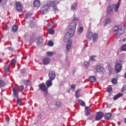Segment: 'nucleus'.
Masks as SVG:
<instances>
[{
	"label": "nucleus",
	"instance_id": "nucleus-1",
	"mask_svg": "<svg viewBox=\"0 0 126 126\" xmlns=\"http://www.w3.org/2000/svg\"><path fill=\"white\" fill-rule=\"evenodd\" d=\"M59 3H60V1L57 0L50 1L49 4L45 5L41 7L40 9L41 14L44 15V14L48 13V11L49 9H50V6H51L52 7L56 6L57 4H59Z\"/></svg>",
	"mask_w": 126,
	"mask_h": 126
},
{
	"label": "nucleus",
	"instance_id": "nucleus-2",
	"mask_svg": "<svg viewBox=\"0 0 126 126\" xmlns=\"http://www.w3.org/2000/svg\"><path fill=\"white\" fill-rule=\"evenodd\" d=\"M69 30L68 32L65 35V38L69 39L74 36L75 33V29H76V23L72 22L69 26Z\"/></svg>",
	"mask_w": 126,
	"mask_h": 126
},
{
	"label": "nucleus",
	"instance_id": "nucleus-3",
	"mask_svg": "<svg viewBox=\"0 0 126 126\" xmlns=\"http://www.w3.org/2000/svg\"><path fill=\"white\" fill-rule=\"evenodd\" d=\"M112 30L114 32H116L117 31V32L116 34V38H119L120 35L124 34L125 32V30H126V26H121L119 29V26H115L113 28Z\"/></svg>",
	"mask_w": 126,
	"mask_h": 126
},
{
	"label": "nucleus",
	"instance_id": "nucleus-4",
	"mask_svg": "<svg viewBox=\"0 0 126 126\" xmlns=\"http://www.w3.org/2000/svg\"><path fill=\"white\" fill-rule=\"evenodd\" d=\"M98 34L93 33L92 32H89L87 34V37L89 40H91L93 38V42H96L97 39H98Z\"/></svg>",
	"mask_w": 126,
	"mask_h": 126
},
{
	"label": "nucleus",
	"instance_id": "nucleus-5",
	"mask_svg": "<svg viewBox=\"0 0 126 126\" xmlns=\"http://www.w3.org/2000/svg\"><path fill=\"white\" fill-rule=\"evenodd\" d=\"M39 89L41 91L44 92V94H48V89L49 88L46 86L45 83H42L39 85Z\"/></svg>",
	"mask_w": 126,
	"mask_h": 126
},
{
	"label": "nucleus",
	"instance_id": "nucleus-6",
	"mask_svg": "<svg viewBox=\"0 0 126 126\" xmlns=\"http://www.w3.org/2000/svg\"><path fill=\"white\" fill-rule=\"evenodd\" d=\"M16 6V9L17 10V11H19L20 12H22V4H21V2H16L15 4Z\"/></svg>",
	"mask_w": 126,
	"mask_h": 126
},
{
	"label": "nucleus",
	"instance_id": "nucleus-7",
	"mask_svg": "<svg viewBox=\"0 0 126 126\" xmlns=\"http://www.w3.org/2000/svg\"><path fill=\"white\" fill-rule=\"evenodd\" d=\"M104 117V113L102 112H97L95 116V120L100 121Z\"/></svg>",
	"mask_w": 126,
	"mask_h": 126
},
{
	"label": "nucleus",
	"instance_id": "nucleus-8",
	"mask_svg": "<svg viewBox=\"0 0 126 126\" xmlns=\"http://www.w3.org/2000/svg\"><path fill=\"white\" fill-rule=\"evenodd\" d=\"M48 76L49 79L54 80L55 78H56V72H55V71H50L49 73Z\"/></svg>",
	"mask_w": 126,
	"mask_h": 126
},
{
	"label": "nucleus",
	"instance_id": "nucleus-9",
	"mask_svg": "<svg viewBox=\"0 0 126 126\" xmlns=\"http://www.w3.org/2000/svg\"><path fill=\"white\" fill-rule=\"evenodd\" d=\"M122 64L120 63H117L115 67V70L117 73H119V72H121V70H122Z\"/></svg>",
	"mask_w": 126,
	"mask_h": 126
},
{
	"label": "nucleus",
	"instance_id": "nucleus-10",
	"mask_svg": "<svg viewBox=\"0 0 126 126\" xmlns=\"http://www.w3.org/2000/svg\"><path fill=\"white\" fill-rule=\"evenodd\" d=\"M72 46V40H69L67 41V44L66 46V51L68 52L71 48V47Z\"/></svg>",
	"mask_w": 126,
	"mask_h": 126
},
{
	"label": "nucleus",
	"instance_id": "nucleus-11",
	"mask_svg": "<svg viewBox=\"0 0 126 126\" xmlns=\"http://www.w3.org/2000/svg\"><path fill=\"white\" fill-rule=\"evenodd\" d=\"M95 70L96 72H104L105 70L102 66L97 65L96 67Z\"/></svg>",
	"mask_w": 126,
	"mask_h": 126
},
{
	"label": "nucleus",
	"instance_id": "nucleus-12",
	"mask_svg": "<svg viewBox=\"0 0 126 126\" xmlns=\"http://www.w3.org/2000/svg\"><path fill=\"white\" fill-rule=\"evenodd\" d=\"M18 90L15 88H13V95L16 98H18Z\"/></svg>",
	"mask_w": 126,
	"mask_h": 126
},
{
	"label": "nucleus",
	"instance_id": "nucleus-13",
	"mask_svg": "<svg viewBox=\"0 0 126 126\" xmlns=\"http://www.w3.org/2000/svg\"><path fill=\"white\" fill-rule=\"evenodd\" d=\"M85 115L86 116H89L91 114V110H90V107L86 106L85 107Z\"/></svg>",
	"mask_w": 126,
	"mask_h": 126
},
{
	"label": "nucleus",
	"instance_id": "nucleus-14",
	"mask_svg": "<svg viewBox=\"0 0 126 126\" xmlns=\"http://www.w3.org/2000/svg\"><path fill=\"white\" fill-rule=\"evenodd\" d=\"M112 118V113H108L105 114L104 119L109 121Z\"/></svg>",
	"mask_w": 126,
	"mask_h": 126
},
{
	"label": "nucleus",
	"instance_id": "nucleus-15",
	"mask_svg": "<svg viewBox=\"0 0 126 126\" xmlns=\"http://www.w3.org/2000/svg\"><path fill=\"white\" fill-rule=\"evenodd\" d=\"M53 80H48L46 81V86L49 88V87H51V86H52V85H53Z\"/></svg>",
	"mask_w": 126,
	"mask_h": 126
},
{
	"label": "nucleus",
	"instance_id": "nucleus-16",
	"mask_svg": "<svg viewBox=\"0 0 126 126\" xmlns=\"http://www.w3.org/2000/svg\"><path fill=\"white\" fill-rule=\"evenodd\" d=\"M37 45H40V44H43V42H44V39L42 36H38L37 37Z\"/></svg>",
	"mask_w": 126,
	"mask_h": 126
},
{
	"label": "nucleus",
	"instance_id": "nucleus-17",
	"mask_svg": "<svg viewBox=\"0 0 126 126\" xmlns=\"http://www.w3.org/2000/svg\"><path fill=\"white\" fill-rule=\"evenodd\" d=\"M123 95H124V94L119 93V94L114 95V96L113 97V99L116 100L119 99V98H120V97H123Z\"/></svg>",
	"mask_w": 126,
	"mask_h": 126
},
{
	"label": "nucleus",
	"instance_id": "nucleus-18",
	"mask_svg": "<svg viewBox=\"0 0 126 126\" xmlns=\"http://www.w3.org/2000/svg\"><path fill=\"white\" fill-rule=\"evenodd\" d=\"M41 4V2H40V0H35L34 1V6L35 7H39V6H40V4Z\"/></svg>",
	"mask_w": 126,
	"mask_h": 126
},
{
	"label": "nucleus",
	"instance_id": "nucleus-19",
	"mask_svg": "<svg viewBox=\"0 0 126 126\" xmlns=\"http://www.w3.org/2000/svg\"><path fill=\"white\" fill-rule=\"evenodd\" d=\"M42 62H43V64H48L49 63H50V59H49L48 58H44L42 60Z\"/></svg>",
	"mask_w": 126,
	"mask_h": 126
},
{
	"label": "nucleus",
	"instance_id": "nucleus-20",
	"mask_svg": "<svg viewBox=\"0 0 126 126\" xmlns=\"http://www.w3.org/2000/svg\"><path fill=\"white\" fill-rule=\"evenodd\" d=\"M89 80L90 82L93 83L96 81V77L94 76H92L89 77Z\"/></svg>",
	"mask_w": 126,
	"mask_h": 126
},
{
	"label": "nucleus",
	"instance_id": "nucleus-21",
	"mask_svg": "<svg viewBox=\"0 0 126 126\" xmlns=\"http://www.w3.org/2000/svg\"><path fill=\"white\" fill-rule=\"evenodd\" d=\"M6 84L5 82L3 81V80L0 79V88H2V87H4Z\"/></svg>",
	"mask_w": 126,
	"mask_h": 126
},
{
	"label": "nucleus",
	"instance_id": "nucleus-22",
	"mask_svg": "<svg viewBox=\"0 0 126 126\" xmlns=\"http://www.w3.org/2000/svg\"><path fill=\"white\" fill-rule=\"evenodd\" d=\"M12 30L13 32H16L18 30V26L16 25L13 26Z\"/></svg>",
	"mask_w": 126,
	"mask_h": 126
},
{
	"label": "nucleus",
	"instance_id": "nucleus-23",
	"mask_svg": "<svg viewBox=\"0 0 126 126\" xmlns=\"http://www.w3.org/2000/svg\"><path fill=\"white\" fill-rule=\"evenodd\" d=\"M76 7H77V4L76 3L74 2L73 4H72L71 7L72 10H75Z\"/></svg>",
	"mask_w": 126,
	"mask_h": 126
},
{
	"label": "nucleus",
	"instance_id": "nucleus-24",
	"mask_svg": "<svg viewBox=\"0 0 126 126\" xmlns=\"http://www.w3.org/2000/svg\"><path fill=\"white\" fill-rule=\"evenodd\" d=\"M112 11H113V8L112 7V6H109L107 9V13H108V14L111 13V12H112Z\"/></svg>",
	"mask_w": 126,
	"mask_h": 126
},
{
	"label": "nucleus",
	"instance_id": "nucleus-25",
	"mask_svg": "<svg viewBox=\"0 0 126 126\" xmlns=\"http://www.w3.org/2000/svg\"><path fill=\"white\" fill-rule=\"evenodd\" d=\"M108 24H111V20L110 19V18H107L105 21V25L106 26Z\"/></svg>",
	"mask_w": 126,
	"mask_h": 126
},
{
	"label": "nucleus",
	"instance_id": "nucleus-26",
	"mask_svg": "<svg viewBox=\"0 0 126 126\" xmlns=\"http://www.w3.org/2000/svg\"><path fill=\"white\" fill-rule=\"evenodd\" d=\"M4 71L5 72L7 73L8 71H9V68L8 67V66L5 65L4 67Z\"/></svg>",
	"mask_w": 126,
	"mask_h": 126
},
{
	"label": "nucleus",
	"instance_id": "nucleus-27",
	"mask_svg": "<svg viewBox=\"0 0 126 126\" xmlns=\"http://www.w3.org/2000/svg\"><path fill=\"white\" fill-rule=\"evenodd\" d=\"M82 32H83V27H81L78 30V33H79V34H81Z\"/></svg>",
	"mask_w": 126,
	"mask_h": 126
},
{
	"label": "nucleus",
	"instance_id": "nucleus-28",
	"mask_svg": "<svg viewBox=\"0 0 126 126\" xmlns=\"http://www.w3.org/2000/svg\"><path fill=\"white\" fill-rule=\"evenodd\" d=\"M23 90H24V86L23 85H21L19 88L18 91L19 92H22Z\"/></svg>",
	"mask_w": 126,
	"mask_h": 126
},
{
	"label": "nucleus",
	"instance_id": "nucleus-29",
	"mask_svg": "<svg viewBox=\"0 0 126 126\" xmlns=\"http://www.w3.org/2000/svg\"><path fill=\"white\" fill-rule=\"evenodd\" d=\"M120 7V3H117L115 5V11H118V9Z\"/></svg>",
	"mask_w": 126,
	"mask_h": 126
},
{
	"label": "nucleus",
	"instance_id": "nucleus-30",
	"mask_svg": "<svg viewBox=\"0 0 126 126\" xmlns=\"http://www.w3.org/2000/svg\"><path fill=\"white\" fill-rule=\"evenodd\" d=\"M15 63H16V60H15V59H12V60L11 61V64L12 65H14V64H15Z\"/></svg>",
	"mask_w": 126,
	"mask_h": 126
},
{
	"label": "nucleus",
	"instance_id": "nucleus-31",
	"mask_svg": "<svg viewBox=\"0 0 126 126\" xmlns=\"http://www.w3.org/2000/svg\"><path fill=\"white\" fill-rule=\"evenodd\" d=\"M48 32H49V34H53L55 33V31L52 29H49L48 30Z\"/></svg>",
	"mask_w": 126,
	"mask_h": 126
},
{
	"label": "nucleus",
	"instance_id": "nucleus-32",
	"mask_svg": "<svg viewBox=\"0 0 126 126\" xmlns=\"http://www.w3.org/2000/svg\"><path fill=\"white\" fill-rule=\"evenodd\" d=\"M48 45L50 47H53L54 46V42L52 40H50L48 42Z\"/></svg>",
	"mask_w": 126,
	"mask_h": 126
},
{
	"label": "nucleus",
	"instance_id": "nucleus-33",
	"mask_svg": "<svg viewBox=\"0 0 126 126\" xmlns=\"http://www.w3.org/2000/svg\"><path fill=\"white\" fill-rule=\"evenodd\" d=\"M32 15V13H28L26 14L25 18L27 19V18H29Z\"/></svg>",
	"mask_w": 126,
	"mask_h": 126
},
{
	"label": "nucleus",
	"instance_id": "nucleus-34",
	"mask_svg": "<svg viewBox=\"0 0 126 126\" xmlns=\"http://www.w3.org/2000/svg\"><path fill=\"white\" fill-rule=\"evenodd\" d=\"M111 82L113 84H117V79L116 78H113L111 80Z\"/></svg>",
	"mask_w": 126,
	"mask_h": 126
},
{
	"label": "nucleus",
	"instance_id": "nucleus-35",
	"mask_svg": "<svg viewBox=\"0 0 126 126\" xmlns=\"http://www.w3.org/2000/svg\"><path fill=\"white\" fill-rule=\"evenodd\" d=\"M53 8V10H54V11H59V9L58 8V7L57 6H54L53 7H52Z\"/></svg>",
	"mask_w": 126,
	"mask_h": 126
},
{
	"label": "nucleus",
	"instance_id": "nucleus-36",
	"mask_svg": "<svg viewBox=\"0 0 126 126\" xmlns=\"http://www.w3.org/2000/svg\"><path fill=\"white\" fill-rule=\"evenodd\" d=\"M47 56H48V57H52V56H53V55H54V53L52 52H47Z\"/></svg>",
	"mask_w": 126,
	"mask_h": 126
},
{
	"label": "nucleus",
	"instance_id": "nucleus-37",
	"mask_svg": "<svg viewBox=\"0 0 126 126\" xmlns=\"http://www.w3.org/2000/svg\"><path fill=\"white\" fill-rule=\"evenodd\" d=\"M79 103H80L81 106H85V102H84L82 100H79Z\"/></svg>",
	"mask_w": 126,
	"mask_h": 126
},
{
	"label": "nucleus",
	"instance_id": "nucleus-38",
	"mask_svg": "<svg viewBox=\"0 0 126 126\" xmlns=\"http://www.w3.org/2000/svg\"><path fill=\"white\" fill-rule=\"evenodd\" d=\"M96 57V56H91L90 57V59H91L92 61H93V62H95V61H96V60H95V57Z\"/></svg>",
	"mask_w": 126,
	"mask_h": 126
},
{
	"label": "nucleus",
	"instance_id": "nucleus-39",
	"mask_svg": "<svg viewBox=\"0 0 126 126\" xmlns=\"http://www.w3.org/2000/svg\"><path fill=\"white\" fill-rule=\"evenodd\" d=\"M17 98V104H19V105H21V99L19 98L18 97Z\"/></svg>",
	"mask_w": 126,
	"mask_h": 126
},
{
	"label": "nucleus",
	"instance_id": "nucleus-40",
	"mask_svg": "<svg viewBox=\"0 0 126 126\" xmlns=\"http://www.w3.org/2000/svg\"><path fill=\"white\" fill-rule=\"evenodd\" d=\"M126 86H124L122 89H121V92H124V91H126Z\"/></svg>",
	"mask_w": 126,
	"mask_h": 126
},
{
	"label": "nucleus",
	"instance_id": "nucleus-41",
	"mask_svg": "<svg viewBox=\"0 0 126 126\" xmlns=\"http://www.w3.org/2000/svg\"><path fill=\"white\" fill-rule=\"evenodd\" d=\"M75 96H76V98H78V97L80 96L79 94H78V91H76L75 92Z\"/></svg>",
	"mask_w": 126,
	"mask_h": 126
},
{
	"label": "nucleus",
	"instance_id": "nucleus-42",
	"mask_svg": "<svg viewBox=\"0 0 126 126\" xmlns=\"http://www.w3.org/2000/svg\"><path fill=\"white\" fill-rule=\"evenodd\" d=\"M89 65V63L87 62H84V66L86 67H87V66H88Z\"/></svg>",
	"mask_w": 126,
	"mask_h": 126
},
{
	"label": "nucleus",
	"instance_id": "nucleus-43",
	"mask_svg": "<svg viewBox=\"0 0 126 126\" xmlns=\"http://www.w3.org/2000/svg\"><path fill=\"white\" fill-rule=\"evenodd\" d=\"M3 30H5V31H7V30H9V28L7 27V26H6L5 27L3 28Z\"/></svg>",
	"mask_w": 126,
	"mask_h": 126
},
{
	"label": "nucleus",
	"instance_id": "nucleus-44",
	"mask_svg": "<svg viewBox=\"0 0 126 126\" xmlns=\"http://www.w3.org/2000/svg\"><path fill=\"white\" fill-rule=\"evenodd\" d=\"M112 91H113V88H109L107 89V92H108L109 93L112 92Z\"/></svg>",
	"mask_w": 126,
	"mask_h": 126
},
{
	"label": "nucleus",
	"instance_id": "nucleus-45",
	"mask_svg": "<svg viewBox=\"0 0 126 126\" xmlns=\"http://www.w3.org/2000/svg\"><path fill=\"white\" fill-rule=\"evenodd\" d=\"M71 89H73L74 90H75V85L73 84L71 86Z\"/></svg>",
	"mask_w": 126,
	"mask_h": 126
},
{
	"label": "nucleus",
	"instance_id": "nucleus-46",
	"mask_svg": "<svg viewBox=\"0 0 126 126\" xmlns=\"http://www.w3.org/2000/svg\"><path fill=\"white\" fill-rule=\"evenodd\" d=\"M60 105H61V103L59 101L56 103V106H57V107H60Z\"/></svg>",
	"mask_w": 126,
	"mask_h": 126
},
{
	"label": "nucleus",
	"instance_id": "nucleus-47",
	"mask_svg": "<svg viewBox=\"0 0 126 126\" xmlns=\"http://www.w3.org/2000/svg\"><path fill=\"white\" fill-rule=\"evenodd\" d=\"M73 21H78V18L75 17L73 19Z\"/></svg>",
	"mask_w": 126,
	"mask_h": 126
},
{
	"label": "nucleus",
	"instance_id": "nucleus-48",
	"mask_svg": "<svg viewBox=\"0 0 126 126\" xmlns=\"http://www.w3.org/2000/svg\"><path fill=\"white\" fill-rule=\"evenodd\" d=\"M30 26L31 28H32V27H34L35 26V25L33 24V26H32V23H30Z\"/></svg>",
	"mask_w": 126,
	"mask_h": 126
},
{
	"label": "nucleus",
	"instance_id": "nucleus-49",
	"mask_svg": "<svg viewBox=\"0 0 126 126\" xmlns=\"http://www.w3.org/2000/svg\"><path fill=\"white\" fill-rule=\"evenodd\" d=\"M5 120L7 123L9 122V118H6Z\"/></svg>",
	"mask_w": 126,
	"mask_h": 126
},
{
	"label": "nucleus",
	"instance_id": "nucleus-50",
	"mask_svg": "<svg viewBox=\"0 0 126 126\" xmlns=\"http://www.w3.org/2000/svg\"><path fill=\"white\" fill-rule=\"evenodd\" d=\"M70 91V90H68V91H67V92H68V93H69V92Z\"/></svg>",
	"mask_w": 126,
	"mask_h": 126
},
{
	"label": "nucleus",
	"instance_id": "nucleus-51",
	"mask_svg": "<svg viewBox=\"0 0 126 126\" xmlns=\"http://www.w3.org/2000/svg\"><path fill=\"white\" fill-rule=\"evenodd\" d=\"M27 57H26V58H23V59H24V60H26V58H27Z\"/></svg>",
	"mask_w": 126,
	"mask_h": 126
},
{
	"label": "nucleus",
	"instance_id": "nucleus-52",
	"mask_svg": "<svg viewBox=\"0 0 126 126\" xmlns=\"http://www.w3.org/2000/svg\"><path fill=\"white\" fill-rule=\"evenodd\" d=\"M125 78H126V73H125Z\"/></svg>",
	"mask_w": 126,
	"mask_h": 126
},
{
	"label": "nucleus",
	"instance_id": "nucleus-53",
	"mask_svg": "<svg viewBox=\"0 0 126 126\" xmlns=\"http://www.w3.org/2000/svg\"><path fill=\"white\" fill-rule=\"evenodd\" d=\"M1 1H2V0H0V3L1 2Z\"/></svg>",
	"mask_w": 126,
	"mask_h": 126
},
{
	"label": "nucleus",
	"instance_id": "nucleus-54",
	"mask_svg": "<svg viewBox=\"0 0 126 126\" xmlns=\"http://www.w3.org/2000/svg\"><path fill=\"white\" fill-rule=\"evenodd\" d=\"M0 62H1V59H0Z\"/></svg>",
	"mask_w": 126,
	"mask_h": 126
},
{
	"label": "nucleus",
	"instance_id": "nucleus-55",
	"mask_svg": "<svg viewBox=\"0 0 126 126\" xmlns=\"http://www.w3.org/2000/svg\"><path fill=\"white\" fill-rule=\"evenodd\" d=\"M123 40H124V41H126V39H124Z\"/></svg>",
	"mask_w": 126,
	"mask_h": 126
}]
</instances>
